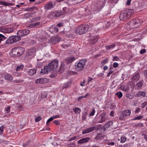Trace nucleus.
<instances>
[{"mask_svg": "<svg viewBox=\"0 0 147 147\" xmlns=\"http://www.w3.org/2000/svg\"><path fill=\"white\" fill-rule=\"evenodd\" d=\"M131 113L130 110H127L123 111L119 117V119L121 120H125V117L129 116Z\"/></svg>", "mask_w": 147, "mask_h": 147, "instance_id": "obj_9", "label": "nucleus"}, {"mask_svg": "<svg viewBox=\"0 0 147 147\" xmlns=\"http://www.w3.org/2000/svg\"><path fill=\"white\" fill-rule=\"evenodd\" d=\"M48 82V80L46 78H42L37 79L35 82L36 84H42Z\"/></svg>", "mask_w": 147, "mask_h": 147, "instance_id": "obj_14", "label": "nucleus"}, {"mask_svg": "<svg viewBox=\"0 0 147 147\" xmlns=\"http://www.w3.org/2000/svg\"><path fill=\"white\" fill-rule=\"evenodd\" d=\"M126 97L128 98L129 99H132L134 97V96L133 95H131L129 93H127L125 95Z\"/></svg>", "mask_w": 147, "mask_h": 147, "instance_id": "obj_36", "label": "nucleus"}, {"mask_svg": "<svg viewBox=\"0 0 147 147\" xmlns=\"http://www.w3.org/2000/svg\"><path fill=\"white\" fill-rule=\"evenodd\" d=\"M18 49V56L22 55L24 51V49L22 47H17Z\"/></svg>", "mask_w": 147, "mask_h": 147, "instance_id": "obj_27", "label": "nucleus"}, {"mask_svg": "<svg viewBox=\"0 0 147 147\" xmlns=\"http://www.w3.org/2000/svg\"><path fill=\"white\" fill-rule=\"evenodd\" d=\"M140 109L139 108H136L135 112L136 113H138L140 111Z\"/></svg>", "mask_w": 147, "mask_h": 147, "instance_id": "obj_60", "label": "nucleus"}, {"mask_svg": "<svg viewBox=\"0 0 147 147\" xmlns=\"http://www.w3.org/2000/svg\"><path fill=\"white\" fill-rule=\"evenodd\" d=\"M126 138L124 136H122L121 138V140L120 142L121 143H124L126 141Z\"/></svg>", "mask_w": 147, "mask_h": 147, "instance_id": "obj_42", "label": "nucleus"}, {"mask_svg": "<svg viewBox=\"0 0 147 147\" xmlns=\"http://www.w3.org/2000/svg\"><path fill=\"white\" fill-rule=\"evenodd\" d=\"M87 114V113L86 112H85L83 113L82 114V119L83 120H85L86 118V116Z\"/></svg>", "mask_w": 147, "mask_h": 147, "instance_id": "obj_43", "label": "nucleus"}, {"mask_svg": "<svg viewBox=\"0 0 147 147\" xmlns=\"http://www.w3.org/2000/svg\"><path fill=\"white\" fill-rule=\"evenodd\" d=\"M75 59V58L74 57H68L66 58V62L67 63H69Z\"/></svg>", "mask_w": 147, "mask_h": 147, "instance_id": "obj_23", "label": "nucleus"}, {"mask_svg": "<svg viewBox=\"0 0 147 147\" xmlns=\"http://www.w3.org/2000/svg\"><path fill=\"white\" fill-rule=\"evenodd\" d=\"M95 112V110L94 109H93L92 110V112L90 113V114L89 115L90 116H93Z\"/></svg>", "mask_w": 147, "mask_h": 147, "instance_id": "obj_51", "label": "nucleus"}, {"mask_svg": "<svg viewBox=\"0 0 147 147\" xmlns=\"http://www.w3.org/2000/svg\"><path fill=\"white\" fill-rule=\"evenodd\" d=\"M119 28H118L117 29H115V31H113L111 33L112 34V35H114L115 34H117L118 32L117 31V30H119Z\"/></svg>", "mask_w": 147, "mask_h": 147, "instance_id": "obj_48", "label": "nucleus"}, {"mask_svg": "<svg viewBox=\"0 0 147 147\" xmlns=\"http://www.w3.org/2000/svg\"><path fill=\"white\" fill-rule=\"evenodd\" d=\"M13 82H14L18 83L22 82L23 81L21 80H13Z\"/></svg>", "mask_w": 147, "mask_h": 147, "instance_id": "obj_55", "label": "nucleus"}, {"mask_svg": "<svg viewBox=\"0 0 147 147\" xmlns=\"http://www.w3.org/2000/svg\"><path fill=\"white\" fill-rule=\"evenodd\" d=\"M30 32V31L27 29L24 30H19L17 32V36L12 35L10 37H22L25 36L28 34Z\"/></svg>", "mask_w": 147, "mask_h": 147, "instance_id": "obj_7", "label": "nucleus"}, {"mask_svg": "<svg viewBox=\"0 0 147 147\" xmlns=\"http://www.w3.org/2000/svg\"><path fill=\"white\" fill-rule=\"evenodd\" d=\"M73 111L75 113H80L81 111V109L79 108H73Z\"/></svg>", "mask_w": 147, "mask_h": 147, "instance_id": "obj_32", "label": "nucleus"}, {"mask_svg": "<svg viewBox=\"0 0 147 147\" xmlns=\"http://www.w3.org/2000/svg\"><path fill=\"white\" fill-rule=\"evenodd\" d=\"M4 78L5 80L9 81H12L13 77L10 74L6 73L4 74Z\"/></svg>", "mask_w": 147, "mask_h": 147, "instance_id": "obj_17", "label": "nucleus"}, {"mask_svg": "<svg viewBox=\"0 0 147 147\" xmlns=\"http://www.w3.org/2000/svg\"><path fill=\"white\" fill-rule=\"evenodd\" d=\"M50 31L53 34L56 33L58 31V29L56 26H51L50 28Z\"/></svg>", "mask_w": 147, "mask_h": 147, "instance_id": "obj_19", "label": "nucleus"}, {"mask_svg": "<svg viewBox=\"0 0 147 147\" xmlns=\"http://www.w3.org/2000/svg\"><path fill=\"white\" fill-rule=\"evenodd\" d=\"M144 82L143 81H141L138 83L136 85V86L138 88H140L143 86Z\"/></svg>", "mask_w": 147, "mask_h": 147, "instance_id": "obj_31", "label": "nucleus"}, {"mask_svg": "<svg viewBox=\"0 0 147 147\" xmlns=\"http://www.w3.org/2000/svg\"><path fill=\"white\" fill-rule=\"evenodd\" d=\"M4 127L3 126H2L0 127V135L2 134L3 131Z\"/></svg>", "mask_w": 147, "mask_h": 147, "instance_id": "obj_49", "label": "nucleus"}, {"mask_svg": "<svg viewBox=\"0 0 147 147\" xmlns=\"http://www.w3.org/2000/svg\"><path fill=\"white\" fill-rule=\"evenodd\" d=\"M119 65L116 62L114 63L113 64V67L114 68L117 67Z\"/></svg>", "mask_w": 147, "mask_h": 147, "instance_id": "obj_54", "label": "nucleus"}, {"mask_svg": "<svg viewBox=\"0 0 147 147\" xmlns=\"http://www.w3.org/2000/svg\"><path fill=\"white\" fill-rule=\"evenodd\" d=\"M41 18L40 17L38 16L32 18L31 20L32 22H34L40 20Z\"/></svg>", "mask_w": 147, "mask_h": 147, "instance_id": "obj_34", "label": "nucleus"}, {"mask_svg": "<svg viewBox=\"0 0 147 147\" xmlns=\"http://www.w3.org/2000/svg\"><path fill=\"white\" fill-rule=\"evenodd\" d=\"M143 118V116L142 115H139L138 117L136 116L134 118H133L132 119L133 120H140Z\"/></svg>", "mask_w": 147, "mask_h": 147, "instance_id": "obj_39", "label": "nucleus"}, {"mask_svg": "<svg viewBox=\"0 0 147 147\" xmlns=\"http://www.w3.org/2000/svg\"><path fill=\"white\" fill-rule=\"evenodd\" d=\"M143 124L142 123H138L136 124L135 126L136 127H143Z\"/></svg>", "mask_w": 147, "mask_h": 147, "instance_id": "obj_46", "label": "nucleus"}, {"mask_svg": "<svg viewBox=\"0 0 147 147\" xmlns=\"http://www.w3.org/2000/svg\"><path fill=\"white\" fill-rule=\"evenodd\" d=\"M105 143L106 144L111 146L114 145L115 144V142L113 141L108 140H105Z\"/></svg>", "mask_w": 147, "mask_h": 147, "instance_id": "obj_25", "label": "nucleus"}, {"mask_svg": "<svg viewBox=\"0 0 147 147\" xmlns=\"http://www.w3.org/2000/svg\"><path fill=\"white\" fill-rule=\"evenodd\" d=\"M105 0H99L97 3L91 8L85 9L83 8L82 10L85 12V14H82L80 11L79 13L82 16L86 17L85 19H90L92 18V14L97 13L100 11L105 5Z\"/></svg>", "mask_w": 147, "mask_h": 147, "instance_id": "obj_1", "label": "nucleus"}, {"mask_svg": "<svg viewBox=\"0 0 147 147\" xmlns=\"http://www.w3.org/2000/svg\"><path fill=\"white\" fill-rule=\"evenodd\" d=\"M37 8L36 7H29L27 9V11H33L34 10H37Z\"/></svg>", "mask_w": 147, "mask_h": 147, "instance_id": "obj_35", "label": "nucleus"}, {"mask_svg": "<svg viewBox=\"0 0 147 147\" xmlns=\"http://www.w3.org/2000/svg\"><path fill=\"white\" fill-rule=\"evenodd\" d=\"M0 5H3L6 6L13 5V3H7L5 1H0Z\"/></svg>", "mask_w": 147, "mask_h": 147, "instance_id": "obj_24", "label": "nucleus"}, {"mask_svg": "<svg viewBox=\"0 0 147 147\" xmlns=\"http://www.w3.org/2000/svg\"><path fill=\"white\" fill-rule=\"evenodd\" d=\"M146 51V50L145 49H142L141 50L140 53L141 54H142L144 53H145Z\"/></svg>", "mask_w": 147, "mask_h": 147, "instance_id": "obj_62", "label": "nucleus"}, {"mask_svg": "<svg viewBox=\"0 0 147 147\" xmlns=\"http://www.w3.org/2000/svg\"><path fill=\"white\" fill-rule=\"evenodd\" d=\"M60 11H56L52 12L49 15V16L51 18L58 17L62 15Z\"/></svg>", "mask_w": 147, "mask_h": 147, "instance_id": "obj_11", "label": "nucleus"}, {"mask_svg": "<svg viewBox=\"0 0 147 147\" xmlns=\"http://www.w3.org/2000/svg\"><path fill=\"white\" fill-rule=\"evenodd\" d=\"M13 30V28H5L1 30V31L4 33H9L12 32Z\"/></svg>", "mask_w": 147, "mask_h": 147, "instance_id": "obj_18", "label": "nucleus"}, {"mask_svg": "<svg viewBox=\"0 0 147 147\" xmlns=\"http://www.w3.org/2000/svg\"><path fill=\"white\" fill-rule=\"evenodd\" d=\"M44 7L47 10L51 9L53 7V5L51 2H49L45 5Z\"/></svg>", "mask_w": 147, "mask_h": 147, "instance_id": "obj_22", "label": "nucleus"}, {"mask_svg": "<svg viewBox=\"0 0 147 147\" xmlns=\"http://www.w3.org/2000/svg\"><path fill=\"white\" fill-rule=\"evenodd\" d=\"M57 75V74L56 72H54L52 73L50 75L51 77L53 78L55 77Z\"/></svg>", "mask_w": 147, "mask_h": 147, "instance_id": "obj_50", "label": "nucleus"}, {"mask_svg": "<svg viewBox=\"0 0 147 147\" xmlns=\"http://www.w3.org/2000/svg\"><path fill=\"white\" fill-rule=\"evenodd\" d=\"M144 74L145 77L147 78V70H144Z\"/></svg>", "mask_w": 147, "mask_h": 147, "instance_id": "obj_58", "label": "nucleus"}, {"mask_svg": "<svg viewBox=\"0 0 147 147\" xmlns=\"http://www.w3.org/2000/svg\"><path fill=\"white\" fill-rule=\"evenodd\" d=\"M140 78V75L139 74L137 73L135 74L131 78L132 81L136 82Z\"/></svg>", "mask_w": 147, "mask_h": 147, "instance_id": "obj_21", "label": "nucleus"}, {"mask_svg": "<svg viewBox=\"0 0 147 147\" xmlns=\"http://www.w3.org/2000/svg\"><path fill=\"white\" fill-rule=\"evenodd\" d=\"M67 147H75V144L74 143H71V144H68Z\"/></svg>", "mask_w": 147, "mask_h": 147, "instance_id": "obj_53", "label": "nucleus"}, {"mask_svg": "<svg viewBox=\"0 0 147 147\" xmlns=\"http://www.w3.org/2000/svg\"><path fill=\"white\" fill-rule=\"evenodd\" d=\"M42 118L40 117H37L35 119V121L36 122H38Z\"/></svg>", "mask_w": 147, "mask_h": 147, "instance_id": "obj_52", "label": "nucleus"}, {"mask_svg": "<svg viewBox=\"0 0 147 147\" xmlns=\"http://www.w3.org/2000/svg\"><path fill=\"white\" fill-rule=\"evenodd\" d=\"M40 24V22H37L35 23L32 24L30 25V27L31 28L33 27H36L39 26Z\"/></svg>", "mask_w": 147, "mask_h": 147, "instance_id": "obj_33", "label": "nucleus"}, {"mask_svg": "<svg viewBox=\"0 0 147 147\" xmlns=\"http://www.w3.org/2000/svg\"><path fill=\"white\" fill-rule=\"evenodd\" d=\"M113 123V122L112 121H109L107 122L103 126L104 129H107L110 126L112 125Z\"/></svg>", "mask_w": 147, "mask_h": 147, "instance_id": "obj_26", "label": "nucleus"}, {"mask_svg": "<svg viewBox=\"0 0 147 147\" xmlns=\"http://www.w3.org/2000/svg\"><path fill=\"white\" fill-rule=\"evenodd\" d=\"M115 44L114 43H113L110 45L106 46L105 47L107 49H109L112 48L114 47H115Z\"/></svg>", "mask_w": 147, "mask_h": 147, "instance_id": "obj_38", "label": "nucleus"}, {"mask_svg": "<svg viewBox=\"0 0 147 147\" xmlns=\"http://www.w3.org/2000/svg\"><path fill=\"white\" fill-rule=\"evenodd\" d=\"M36 70L34 69H32L28 71V74L30 76H32L36 73Z\"/></svg>", "mask_w": 147, "mask_h": 147, "instance_id": "obj_29", "label": "nucleus"}, {"mask_svg": "<svg viewBox=\"0 0 147 147\" xmlns=\"http://www.w3.org/2000/svg\"><path fill=\"white\" fill-rule=\"evenodd\" d=\"M54 119V118L53 117H51L50 118H49L47 121V125H49V124L48 123H49L51 121H52Z\"/></svg>", "mask_w": 147, "mask_h": 147, "instance_id": "obj_47", "label": "nucleus"}, {"mask_svg": "<svg viewBox=\"0 0 147 147\" xmlns=\"http://www.w3.org/2000/svg\"><path fill=\"white\" fill-rule=\"evenodd\" d=\"M133 13V11L132 9L126 10L120 14L119 18L121 20H126L130 17Z\"/></svg>", "mask_w": 147, "mask_h": 147, "instance_id": "obj_3", "label": "nucleus"}, {"mask_svg": "<svg viewBox=\"0 0 147 147\" xmlns=\"http://www.w3.org/2000/svg\"><path fill=\"white\" fill-rule=\"evenodd\" d=\"M61 40L60 37H51V41L53 43H56L60 41Z\"/></svg>", "mask_w": 147, "mask_h": 147, "instance_id": "obj_20", "label": "nucleus"}, {"mask_svg": "<svg viewBox=\"0 0 147 147\" xmlns=\"http://www.w3.org/2000/svg\"><path fill=\"white\" fill-rule=\"evenodd\" d=\"M24 67V66L23 65H21L19 66H18L16 69V71H19L20 70L23 69Z\"/></svg>", "mask_w": 147, "mask_h": 147, "instance_id": "obj_40", "label": "nucleus"}, {"mask_svg": "<svg viewBox=\"0 0 147 147\" xmlns=\"http://www.w3.org/2000/svg\"><path fill=\"white\" fill-rule=\"evenodd\" d=\"M142 136L144 139L146 140V141H147V136L145 134H143Z\"/></svg>", "mask_w": 147, "mask_h": 147, "instance_id": "obj_64", "label": "nucleus"}, {"mask_svg": "<svg viewBox=\"0 0 147 147\" xmlns=\"http://www.w3.org/2000/svg\"><path fill=\"white\" fill-rule=\"evenodd\" d=\"M107 119L106 113H103L97 118V123H102L105 122Z\"/></svg>", "mask_w": 147, "mask_h": 147, "instance_id": "obj_8", "label": "nucleus"}, {"mask_svg": "<svg viewBox=\"0 0 147 147\" xmlns=\"http://www.w3.org/2000/svg\"><path fill=\"white\" fill-rule=\"evenodd\" d=\"M58 65V61L57 60H55L49 64L48 66H45L43 69L41 70L40 72L42 73L46 74L51 70L56 68Z\"/></svg>", "mask_w": 147, "mask_h": 147, "instance_id": "obj_2", "label": "nucleus"}, {"mask_svg": "<svg viewBox=\"0 0 147 147\" xmlns=\"http://www.w3.org/2000/svg\"><path fill=\"white\" fill-rule=\"evenodd\" d=\"M10 111V107H7V108H6L5 109V113H9Z\"/></svg>", "mask_w": 147, "mask_h": 147, "instance_id": "obj_45", "label": "nucleus"}, {"mask_svg": "<svg viewBox=\"0 0 147 147\" xmlns=\"http://www.w3.org/2000/svg\"><path fill=\"white\" fill-rule=\"evenodd\" d=\"M138 94L139 96H145L146 95V93L144 92H138Z\"/></svg>", "mask_w": 147, "mask_h": 147, "instance_id": "obj_44", "label": "nucleus"}, {"mask_svg": "<svg viewBox=\"0 0 147 147\" xmlns=\"http://www.w3.org/2000/svg\"><path fill=\"white\" fill-rule=\"evenodd\" d=\"M115 95H117L119 98H120L123 96V94L120 91L116 93Z\"/></svg>", "mask_w": 147, "mask_h": 147, "instance_id": "obj_37", "label": "nucleus"}, {"mask_svg": "<svg viewBox=\"0 0 147 147\" xmlns=\"http://www.w3.org/2000/svg\"><path fill=\"white\" fill-rule=\"evenodd\" d=\"M88 27L87 24L81 25L76 29V33L80 35L85 34L88 30Z\"/></svg>", "mask_w": 147, "mask_h": 147, "instance_id": "obj_4", "label": "nucleus"}, {"mask_svg": "<svg viewBox=\"0 0 147 147\" xmlns=\"http://www.w3.org/2000/svg\"><path fill=\"white\" fill-rule=\"evenodd\" d=\"M109 59L108 58H106L105 59L103 60L101 62V64L103 66L105 64L107 63Z\"/></svg>", "mask_w": 147, "mask_h": 147, "instance_id": "obj_41", "label": "nucleus"}, {"mask_svg": "<svg viewBox=\"0 0 147 147\" xmlns=\"http://www.w3.org/2000/svg\"><path fill=\"white\" fill-rule=\"evenodd\" d=\"M76 138V136H74L73 137H72L70 138V139H69L68 140L69 141H72L73 140H75Z\"/></svg>", "mask_w": 147, "mask_h": 147, "instance_id": "obj_59", "label": "nucleus"}, {"mask_svg": "<svg viewBox=\"0 0 147 147\" xmlns=\"http://www.w3.org/2000/svg\"><path fill=\"white\" fill-rule=\"evenodd\" d=\"M90 140V138L89 137L85 138H82L78 141V144H83L85 143L88 142Z\"/></svg>", "mask_w": 147, "mask_h": 147, "instance_id": "obj_15", "label": "nucleus"}, {"mask_svg": "<svg viewBox=\"0 0 147 147\" xmlns=\"http://www.w3.org/2000/svg\"><path fill=\"white\" fill-rule=\"evenodd\" d=\"M69 10V9L67 7H64L62 9V11H60L62 15H64L65 13L66 12L68 11Z\"/></svg>", "mask_w": 147, "mask_h": 147, "instance_id": "obj_30", "label": "nucleus"}, {"mask_svg": "<svg viewBox=\"0 0 147 147\" xmlns=\"http://www.w3.org/2000/svg\"><path fill=\"white\" fill-rule=\"evenodd\" d=\"M21 37H9L6 40V43L7 44L12 43L21 40Z\"/></svg>", "mask_w": 147, "mask_h": 147, "instance_id": "obj_10", "label": "nucleus"}, {"mask_svg": "<svg viewBox=\"0 0 147 147\" xmlns=\"http://www.w3.org/2000/svg\"><path fill=\"white\" fill-rule=\"evenodd\" d=\"M16 106L17 107H18L19 109H22V105L20 104H17Z\"/></svg>", "mask_w": 147, "mask_h": 147, "instance_id": "obj_57", "label": "nucleus"}, {"mask_svg": "<svg viewBox=\"0 0 147 147\" xmlns=\"http://www.w3.org/2000/svg\"><path fill=\"white\" fill-rule=\"evenodd\" d=\"M63 26V24L62 23H59L57 25V27H60L62 26Z\"/></svg>", "mask_w": 147, "mask_h": 147, "instance_id": "obj_63", "label": "nucleus"}, {"mask_svg": "<svg viewBox=\"0 0 147 147\" xmlns=\"http://www.w3.org/2000/svg\"><path fill=\"white\" fill-rule=\"evenodd\" d=\"M9 54L10 56L13 57L18 56V48H13L10 51Z\"/></svg>", "mask_w": 147, "mask_h": 147, "instance_id": "obj_13", "label": "nucleus"}, {"mask_svg": "<svg viewBox=\"0 0 147 147\" xmlns=\"http://www.w3.org/2000/svg\"><path fill=\"white\" fill-rule=\"evenodd\" d=\"M36 49L33 48L31 49H28L27 52V55L29 56H34L35 53Z\"/></svg>", "mask_w": 147, "mask_h": 147, "instance_id": "obj_16", "label": "nucleus"}, {"mask_svg": "<svg viewBox=\"0 0 147 147\" xmlns=\"http://www.w3.org/2000/svg\"><path fill=\"white\" fill-rule=\"evenodd\" d=\"M53 123L57 125H59L60 124V122L57 120H55Z\"/></svg>", "mask_w": 147, "mask_h": 147, "instance_id": "obj_61", "label": "nucleus"}, {"mask_svg": "<svg viewBox=\"0 0 147 147\" xmlns=\"http://www.w3.org/2000/svg\"><path fill=\"white\" fill-rule=\"evenodd\" d=\"M119 59V58L117 56H115L113 57V61H118Z\"/></svg>", "mask_w": 147, "mask_h": 147, "instance_id": "obj_56", "label": "nucleus"}, {"mask_svg": "<svg viewBox=\"0 0 147 147\" xmlns=\"http://www.w3.org/2000/svg\"><path fill=\"white\" fill-rule=\"evenodd\" d=\"M98 129L97 126V125H95L93 127H90L82 131V133L83 134H85L88 133L94 130L97 131Z\"/></svg>", "mask_w": 147, "mask_h": 147, "instance_id": "obj_12", "label": "nucleus"}, {"mask_svg": "<svg viewBox=\"0 0 147 147\" xmlns=\"http://www.w3.org/2000/svg\"><path fill=\"white\" fill-rule=\"evenodd\" d=\"M87 61L85 59H82L80 60L78 63L76 69L77 71H80L84 69Z\"/></svg>", "mask_w": 147, "mask_h": 147, "instance_id": "obj_6", "label": "nucleus"}, {"mask_svg": "<svg viewBox=\"0 0 147 147\" xmlns=\"http://www.w3.org/2000/svg\"><path fill=\"white\" fill-rule=\"evenodd\" d=\"M89 40L90 41V43H95L98 41V37H90Z\"/></svg>", "mask_w": 147, "mask_h": 147, "instance_id": "obj_28", "label": "nucleus"}, {"mask_svg": "<svg viewBox=\"0 0 147 147\" xmlns=\"http://www.w3.org/2000/svg\"><path fill=\"white\" fill-rule=\"evenodd\" d=\"M142 22L141 20H140L138 18H135L129 22L128 23V24L129 25V28L132 29L139 26Z\"/></svg>", "mask_w": 147, "mask_h": 147, "instance_id": "obj_5", "label": "nucleus"}]
</instances>
